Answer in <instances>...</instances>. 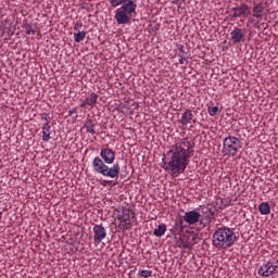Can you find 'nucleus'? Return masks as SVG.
<instances>
[{
	"instance_id": "21",
	"label": "nucleus",
	"mask_w": 278,
	"mask_h": 278,
	"mask_svg": "<svg viewBox=\"0 0 278 278\" xmlns=\"http://www.w3.org/2000/svg\"><path fill=\"white\" fill-rule=\"evenodd\" d=\"M86 31L84 30H78L74 33V42H83V40L86 39Z\"/></svg>"
},
{
	"instance_id": "27",
	"label": "nucleus",
	"mask_w": 278,
	"mask_h": 278,
	"mask_svg": "<svg viewBox=\"0 0 278 278\" xmlns=\"http://www.w3.org/2000/svg\"><path fill=\"white\" fill-rule=\"evenodd\" d=\"M41 119H42V121H46V123H48V125H49V123H50V121H49V114L43 113V114L41 115Z\"/></svg>"
},
{
	"instance_id": "12",
	"label": "nucleus",
	"mask_w": 278,
	"mask_h": 278,
	"mask_svg": "<svg viewBox=\"0 0 278 278\" xmlns=\"http://www.w3.org/2000/svg\"><path fill=\"white\" fill-rule=\"evenodd\" d=\"M79 101H80V108H86L87 105L89 108H94V105H97V102L99 101V94L91 92L87 94L85 99L81 98Z\"/></svg>"
},
{
	"instance_id": "17",
	"label": "nucleus",
	"mask_w": 278,
	"mask_h": 278,
	"mask_svg": "<svg viewBox=\"0 0 278 278\" xmlns=\"http://www.w3.org/2000/svg\"><path fill=\"white\" fill-rule=\"evenodd\" d=\"M42 140L43 142H49V140H51V125L49 122L42 125Z\"/></svg>"
},
{
	"instance_id": "5",
	"label": "nucleus",
	"mask_w": 278,
	"mask_h": 278,
	"mask_svg": "<svg viewBox=\"0 0 278 278\" xmlns=\"http://www.w3.org/2000/svg\"><path fill=\"white\" fill-rule=\"evenodd\" d=\"M242 149V141L238 137L228 136L223 140V153L229 157H236L238 151Z\"/></svg>"
},
{
	"instance_id": "11",
	"label": "nucleus",
	"mask_w": 278,
	"mask_h": 278,
	"mask_svg": "<svg viewBox=\"0 0 278 278\" xmlns=\"http://www.w3.org/2000/svg\"><path fill=\"white\" fill-rule=\"evenodd\" d=\"M100 160H103L106 164H114L116 152L110 148H102L100 151Z\"/></svg>"
},
{
	"instance_id": "9",
	"label": "nucleus",
	"mask_w": 278,
	"mask_h": 278,
	"mask_svg": "<svg viewBox=\"0 0 278 278\" xmlns=\"http://www.w3.org/2000/svg\"><path fill=\"white\" fill-rule=\"evenodd\" d=\"M92 231L94 244H101V242L108 238V230L102 224H94Z\"/></svg>"
},
{
	"instance_id": "23",
	"label": "nucleus",
	"mask_w": 278,
	"mask_h": 278,
	"mask_svg": "<svg viewBox=\"0 0 278 278\" xmlns=\"http://www.w3.org/2000/svg\"><path fill=\"white\" fill-rule=\"evenodd\" d=\"M152 275H153V271L148 269H142L138 271V277H141V278H149V277H152Z\"/></svg>"
},
{
	"instance_id": "2",
	"label": "nucleus",
	"mask_w": 278,
	"mask_h": 278,
	"mask_svg": "<svg viewBox=\"0 0 278 278\" xmlns=\"http://www.w3.org/2000/svg\"><path fill=\"white\" fill-rule=\"evenodd\" d=\"M109 3L111 8H117L114 11L117 25H127L138 9L136 0H109Z\"/></svg>"
},
{
	"instance_id": "29",
	"label": "nucleus",
	"mask_w": 278,
	"mask_h": 278,
	"mask_svg": "<svg viewBox=\"0 0 278 278\" xmlns=\"http://www.w3.org/2000/svg\"><path fill=\"white\" fill-rule=\"evenodd\" d=\"M77 113V109H72L68 111V116H73V114Z\"/></svg>"
},
{
	"instance_id": "19",
	"label": "nucleus",
	"mask_w": 278,
	"mask_h": 278,
	"mask_svg": "<svg viewBox=\"0 0 278 278\" xmlns=\"http://www.w3.org/2000/svg\"><path fill=\"white\" fill-rule=\"evenodd\" d=\"M258 212L262 216H268L270 214V204L268 202H262L258 205Z\"/></svg>"
},
{
	"instance_id": "16",
	"label": "nucleus",
	"mask_w": 278,
	"mask_h": 278,
	"mask_svg": "<svg viewBox=\"0 0 278 278\" xmlns=\"http://www.w3.org/2000/svg\"><path fill=\"white\" fill-rule=\"evenodd\" d=\"M192 121H194V115L192 114V110L190 109H187L180 119H179V123L180 125H182V127H186V125H189V123H192Z\"/></svg>"
},
{
	"instance_id": "18",
	"label": "nucleus",
	"mask_w": 278,
	"mask_h": 278,
	"mask_svg": "<svg viewBox=\"0 0 278 278\" xmlns=\"http://www.w3.org/2000/svg\"><path fill=\"white\" fill-rule=\"evenodd\" d=\"M85 129L87 134H91V136H94L97 134V124L94 123L93 119H86L85 122Z\"/></svg>"
},
{
	"instance_id": "26",
	"label": "nucleus",
	"mask_w": 278,
	"mask_h": 278,
	"mask_svg": "<svg viewBox=\"0 0 278 278\" xmlns=\"http://www.w3.org/2000/svg\"><path fill=\"white\" fill-rule=\"evenodd\" d=\"M81 27H84V24L81 22H76L74 25V33L81 31Z\"/></svg>"
},
{
	"instance_id": "10",
	"label": "nucleus",
	"mask_w": 278,
	"mask_h": 278,
	"mask_svg": "<svg viewBox=\"0 0 278 278\" xmlns=\"http://www.w3.org/2000/svg\"><path fill=\"white\" fill-rule=\"evenodd\" d=\"M182 220L185 223H187V225H190V226L197 225L198 223H203L201 220V213H199L195 210L185 212V215L182 216Z\"/></svg>"
},
{
	"instance_id": "28",
	"label": "nucleus",
	"mask_w": 278,
	"mask_h": 278,
	"mask_svg": "<svg viewBox=\"0 0 278 278\" xmlns=\"http://www.w3.org/2000/svg\"><path fill=\"white\" fill-rule=\"evenodd\" d=\"M175 5H181V3H186V0H173Z\"/></svg>"
},
{
	"instance_id": "25",
	"label": "nucleus",
	"mask_w": 278,
	"mask_h": 278,
	"mask_svg": "<svg viewBox=\"0 0 278 278\" xmlns=\"http://www.w3.org/2000/svg\"><path fill=\"white\" fill-rule=\"evenodd\" d=\"M210 116H216L218 114V106L208 108Z\"/></svg>"
},
{
	"instance_id": "32",
	"label": "nucleus",
	"mask_w": 278,
	"mask_h": 278,
	"mask_svg": "<svg viewBox=\"0 0 278 278\" xmlns=\"http://www.w3.org/2000/svg\"><path fill=\"white\" fill-rule=\"evenodd\" d=\"M184 224V219H180V225H182Z\"/></svg>"
},
{
	"instance_id": "4",
	"label": "nucleus",
	"mask_w": 278,
	"mask_h": 278,
	"mask_svg": "<svg viewBox=\"0 0 278 278\" xmlns=\"http://www.w3.org/2000/svg\"><path fill=\"white\" fill-rule=\"evenodd\" d=\"M92 169L98 175H102V177H110L111 179H118V176L121 175V164L114 163L110 167L101 156H96L92 160Z\"/></svg>"
},
{
	"instance_id": "22",
	"label": "nucleus",
	"mask_w": 278,
	"mask_h": 278,
	"mask_svg": "<svg viewBox=\"0 0 278 278\" xmlns=\"http://www.w3.org/2000/svg\"><path fill=\"white\" fill-rule=\"evenodd\" d=\"M25 33L27 34V36H36V29L34 28V25L26 24L25 25Z\"/></svg>"
},
{
	"instance_id": "14",
	"label": "nucleus",
	"mask_w": 278,
	"mask_h": 278,
	"mask_svg": "<svg viewBox=\"0 0 278 278\" xmlns=\"http://www.w3.org/2000/svg\"><path fill=\"white\" fill-rule=\"evenodd\" d=\"M252 14L254 18H262L264 14H266V7H264V3H253Z\"/></svg>"
},
{
	"instance_id": "7",
	"label": "nucleus",
	"mask_w": 278,
	"mask_h": 278,
	"mask_svg": "<svg viewBox=\"0 0 278 278\" xmlns=\"http://www.w3.org/2000/svg\"><path fill=\"white\" fill-rule=\"evenodd\" d=\"M278 266L273 261H264L257 269V275L263 278L273 277L277 273Z\"/></svg>"
},
{
	"instance_id": "24",
	"label": "nucleus",
	"mask_w": 278,
	"mask_h": 278,
	"mask_svg": "<svg viewBox=\"0 0 278 278\" xmlns=\"http://www.w3.org/2000/svg\"><path fill=\"white\" fill-rule=\"evenodd\" d=\"M178 58H179V64H182V65L188 64V61L186 60V52H184V50L179 51Z\"/></svg>"
},
{
	"instance_id": "15",
	"label": "nucleus",
	"mask_w": 278,
	"mask_h": 278,
	"mask_svg": "<svg viewBox=\"0 0 278 278\" xmlns=\"http://www.w3.org/2000/svg\"><path fill=\"white\" fill-rule=\"evenodd\" d=\"M230 38H231L232 42H235V45L242 42V40H244V30H242V28L236 27L230 33Z\"/></svg>"
},
{
	"instance_id": "13",
	"label": "nucleus",
	"mask_w": 278,
	"mask_h": 278,
	"mask_svg": "<svg viewBox=\"0 0 278 278\" xmlns=\"http://www.w3.org/2000/svg\"><path fill=\"white\" fill-rule=\"evenodd\" d=\"M188 240L189 242L184 241V239H179V249H190V244H197V233L194 231L189 232Z\"/></svg>"
},
{
	"instance_id": "30",
	"label": "nucleus",
	"mask_w": 278,
	"mask_h": 278,
	"mask_svg": "<svg viewBox=\"0 0 278 278\" xmlns=\"http://www.w3.org/2000/svg\"><path fill=\"white\" fill-rule=\"evenodd\" d=\"M3 218V212H0V220Z\"/></svg>"
},
{
	"instance_id": "6",
	"label": "nucleus",
	"mask_w": 278,
	"mask_h": 278,
	"mask_svg": "<svg viewBox=\"0 0 278 278\" xmlns=\"http://www.w3.org/2000/svg\"><path fill=\"white\" fill-rule=\"evenodd\" d=\"M136 218V214L131 212V210L125 207L122 210V213L117 215L118 220V229L122 231H128L134 225V219Z\"/></svg>"
},
{
	"instance_id": "20",
	"label": "nucleus",
	"mask_w": 278,
	"mask_h": 278,
	"mask_svg": "<svg viewBox=\"0 0 278 278\" xmlns=\"http://www.w3.org/2000/svg\"><path fill=\"white\" fill-rule=\"evenodd\" d=\"M166 224H161L157 226L156 229H154L153 231V236H155L156 238H162V236H164V233H166Z\"/></svg>"
},
{
	"instance_id": "31",
	"label": "nucleus",
	"mask_w": 278,
	"mask_h": 278,
	"mask_svg": "<svg viewBox=\"0 0 278 278\" xmlns=\"http://www.w3.org/2000/svg\"><path fill=\"white\" fill-rule=\"evenodd\" d=\"M104 184H110V181L109 180H104Z\"/></svg>"
},
{
	"instance_id": "3",
	"label": "nucleus",
	"mask_w": 278,
	"mask_h": 278,
	"mask_svg": "<svg viewBox=\"0 0 278 278\" xmlns=\"http://www.w3.org/2000/svg\"><path fill=\"white\" fill-rule=\"evenodd\" d=\"M237 240L236 232L229 227H219L215 230L212 237L213 247L223 251L233 247Z\"/></svg>"
},
{
	"instance_id": "33",
	"label": "nucleus",
	"mask_w": 278,
	"mask_h": 278,
	"mask_svg": "<svg viewBox=\"0 0 278 278\" xmlns=\"http://www.w3.org/2000/svg\"><path fill=\"white\" fill-rule=\"evenodd\" d=\"M244 1L249 2V1H251V0H244Z\"/></svg>"
},
{
	"instance_id": "1",
	"label": "nucleus",
	"mask_w": 278,
	"mask_h": 278,
	"mask_svg": "<svg viewBox=\"0 0 278 278\" xmlns=\"http://www.w3.org/2000/svg\"><path fill=\"white\" fill-rule=\"evenodd\" d=\"M193 149L192 141L188 139H182L172 146L163 159L165 170H169L172 177H179L188 168Z\"/></svg>"
},
{
	"instance_id": "8",
	"label": "nucleus",
	"mask_w": 278,
	"mask_h": 278,
	"mask_svg": "<svg viewBox=\"0 0 278 278\" xmlns=\"http://www.w3.org/2000/svg\"><path fill=\"white\" fill-rule=\"evenodd\" d=\"M249 14H251V8L244 2L240 7L232 8L230 12L233 18H247Z\"/></svg>"
}]
</instances>
